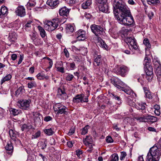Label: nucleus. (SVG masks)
Returning <instances> with one entry per match:
<instances>
[{
    "mask_svg": "<svg viewBox=\"0 0 161 161\" xmlns=\"http://www.w3.org/2000/svg\"><path fill=\"white\" fill-rule=\"evenodd\" d=\"M79 2V0H70L69 4L70 5H73V4H77Z\"/></svg>",
    "mask_w": 161,
    "mask_h": 161,
    "instance_id": "56",
    "label": "nucleus"
},
{
    "mask_svg": "<svg viewBox=\"0 0 161 161\" xmlns=\"http://www.w3.org/2000/svg\"><path fill=\"white\" fill-rule=\"evenodd\" d=\"M120 88H119V90H122L124 92L127 94L131 95H132L133 92L130 89V88L127 86V85L125 84L124 86H122Z\"/></svg>",
    "mask_w": 161,
    "mask_h": 161,
    "instance_id": "19",
    "label": "nucleus"
},
{
    "mask_svg": "<svg viewBox=\"0 0 161 161\" xmlns=\"http://www.w3.org/2000/svg\"><path fill=\"white\" fill-rule=\"evenodd\" d=\"M63 106L60 103H57L56 104H55L54 106V111H58V110L60 108H59L62 107Z\"/></svg>",
    "mask_w": 161,
    "mask_h": 161,
    "instance_id": "49",
    "label": "nucleus"
},
{
    "mask_svg": "<svg viewBox=\"0 0 161 161\" xmlns=\"http://www.w3.org/2000/svg\"><path fill=\"white\" fill-rule=\"evenodd\" d=\"M75 132V130L74 128H71L70 129L68 134L69 135H72Z\"/></svg>",
    "mask_w": 161,
    "mask_h": 161,
    "instance_id": "63",
    "label": "nucleus"
},
{
    "mask_svg": "<svg viewBox=\"0 0 161 161\" xmlns=\"http://www.w3.org/2000/svg\"><path fill=\"white\" fill-rule=\"evenodd\" d=\"M41 147L42 149H45L47 146V142L46 140H45L44 142H40Z\"/></svg>",
    "mask_w": 161,
    "mask_h": 161,
    "instance_id": "47",
    "label": "nucleus"
},
{
    "mask_svg": "<svg viewBox=\"0 0 161 161\" xmlns=\"http://www.w3.org/2000/svg\"><path fill=\"white\" fill-rule=\"evenodd\" d=\"M150 58L146 56L145 57L143 62L144 70L146 74L145 77L148 82H151L154 76L153 68L150 64Z\"/></svg>",
    "mask_w": 161,
    "mask_h": 161,
    "instance_id": "2",
    "label": "nucleus"
},
{
    "mask_svg": "<svg viewBox=\"0 0 161 161\" xmlns=\"http://www.w3.org/2000/svg\"><path fill=\"white\" fill-rule=\"evenodd\" d=\"M57 70L62 73H64V68L63 67H56Z\"/></svg>",
    "mask_w": 161,
    "mask_h": 161,
    "instance_id": "59",
    "label": "nucleus"
},
{
    "mask_svg": "<svg viewBox=\"0 0 161 161\" xmlns=\"http://www.w3.org/2000/svg\"><path fill=\"white\" fill-rule=\"evenodd\" d=\"M52 118L50 116H46L44 119V121L46 122H48L50 121L52 119Z\"/></svg>",
    "mask_w": 161,
    "mask_h": 161,
    "instance_id": "61",
    "label": "nucleus"
},
{
    "mask_svg": "<svg viewBox=\"0 0 161 161\" xmlns=\"http://www.w3.org/2000/svg\"><path fill=\"white\" fill-rule=\"evenodd\" d=\"M70 9L64 6L59 10V13L60 15L67 16L69 14Z\"/></svg>",
    "mask_w": 161,
    "mask_h": 161,
    "instance_id": "15",
    "label": "nucleus"
},
{
    "mask_svg": "<svg viewBox=\"0 0 161 161\" xmlns=\"http://www.w3.org/2000/svg\"><path fill=\"white\" fill-rule=\"evenodd\" d=\"M125 41L130 45V49H131L132 50H136L138 49L136 40L134 37H127Z\"/></svg>",
    "mask_w": 161,
    "mask_h": 161,
    "instance_id": "8",
    "label": "nucleus"
},
{
    "mask_svg": "<svg viewBox=\"0 0 161 161\" xmlns=\"http://www.w3.org/2000/svg\"><path fill=\"white\" fill-rule=\"evenodd\" d=\"M49 142L51 145H55V141L53 138H52L50 139Z\"/></svg>",
    "mask_w": 161,
    "mask_h": 161,
    "instance_id": "62",
    "label": "nucleus"
},
{
    "mask_svg": "<svg viewBox=\"0 0 161 161\" xmlns=\"http://www.w3.org/2000/svg\"><path fill=\"white\" fill-rule=\"evenodd\" d=\"M32 125L30 124H24L21 126V128L22 131H24L25 130H29L32 128Z\"/></svg>",
    "mask_w": 161,
    "mask_h": 161,
    "instance_id": "26",
    "label": "nucleus"
},
{
    "mask_svg": "<svg viewBox=\"0 0 161 161\" xmlns=\"http://www.w3.org/2000/svg\"><path fill=\"white\" fill-rule=\"evenodd\" d=\"M146 122H150L152 123L156 122L158 120V118L156 117L151 115H146Z\"/></svg>",
    "mask_w": 161,
    "mask_h": 161,
    "instance_id": "20",
    "label": "nucleus"
},
{
    "mask_svg": "<svg viewBox=\"0 0 161 161\" xmlns=\"http://www.w3.org/2000/svg\"><path fill=\"white\" fill-rule=\"evenodd\" d=\"M119 157L116 154H114L112 155V158L110 161H118Z\"/></svg>",
    "mask_w": 161,
    "mask_h": 161,
    "instance_id": "44",
    "label": "nucleus"
},
{
    "mask_svg": "<svg viewBox=\"0 0 161 161\" xmlns=\"http://www.w3.org/2000/svg\"><path fill=\"white\" fill-rule=\"evenodd\" d=\"M37 28L40 31V35L42 38L46 36V33L44 29L41 26L39 25Z\"/></svg>",
    "mask_w": 161,
    "mask_h": 161,
    "instance_id": "30",
    "label": "nucleus"
},
{
    "mask_svg": "<svg viewBox=\"0 0 161 161\" xmlns=\"http://www.w3.org/2000/svg\"><path fill=\"white\" fill-rule=\"evenodd\" d=\"M120 153V159L121 160H123L127 155V154L126 152H121Z\"/></svg>",
    "mask_w": 161,
    "mask_h": 161,
    "instance_id": "51",
    "label": "nucleus"
},
{
    "mask_svg": "<svg viewBox=\"0 0 161 161\" xmlns=\"http://www.w3.org/2000/svg\"><path fill=\"white\" fill-rule=\"evenodd\" d=\"M106 140L108 143H109L113 142L114 141L113 140L110 136H107L106 138Z\"/></svg>",
    "mask_w": 161,
    "mask_h": 161,
    "instance_id": "55",
    "label": "nucleus"
},
{
    "mask_svg": "<svg viewBox=\"0 0 161 161\" xmlns=\"http://www.w3.org/2000/svg\"><path fill=\"white\" fill-rule=\"evenodd\" d=\"M58 3L59 2L58 1L54 0H48L47 2V4L52 7H56Z\"/></svg>",
    "mask_w": 161,
    "mask_h": 161,
    "instance_id": "24",
    "label": "nucleus"
},
{
    "mask_svg": "<svg viewBox=\"0 0 161 161\" xmlns=\"http://www.w3.org/2000/svg\"><path fill=\"white\" fill-rule=\"evenodd\" d=\"M160 151L158 148L156 146H153L149 150L147 156V159H152L154 161H159L160 156L161 154L159 153Z\"/></svg>",
    "mask_w": 161,
    "mask_h": 161,
    "instance_id": "3",
    "label": "nucleus"
},
{
    "mask_svg": "<svg viewBox=\"0 0 161 161\" xmlns=\"http://www.w3.org/2000/svg\"><path fill=\"white\" fill-rule=\"evenodd\" d=\"M82 154V152L81 150L80 149H78L76 150V154L79 157L80 156V155Z\"/></svg>",
    "mask_w": 161,
    "mask_h": 161,
    "instance_id": "64",
    "label": "nucleus"
},
{
    "mask_svg": "<svg viewBox=\"0 0 161 161\" xmlns=\"http://www.w3.org/2000/svg\"><path fill=\"white\" fill-rule=\"evenodd\" d=\"M8 39L11 42H14L17 39V35L15 33L12 32L10 33Z\"/></svg>",
    "mask_w": 161,
    "mask_h": 161,
    "instance_id": "21",
    "label": "nucleus"
},
{
    "mask_svg": "<svg viewBox=\"0 0 161 161\" xmlns=\"http://www.w3.org/2000/svg\"><path fill=\"white\" fill-rule=\"evenodd\" d=\"M66 65L67 66H69L71 69H74L75 67V64L73 62L71 63H67Z\"/></svg>",
    "mask_w": 161,
    "mask_h": 161,
    "instance_id": "50",
    "label": "nucleus"
},
{
    "mask_svg": "<svg viewBox=\"0 0 161 161\" xmlns=\"http://www.w3.org/2000/svg\"><path fill=\"white\" fill-rule=\"evenodd\" d=\"M37 35V33L35 31L32 32L30 35V36H31V39L33 41V42H34V43L35 44H36V42L35 41V40L36 39Z\"/></svg>",
    "mask_w": 161,
    "mask_h": 161,
    "instance_id": "35",
    "label": "nucleus"
},
{
    "mask_svg": "<svg viewBox=\"0 0 161 161\" xmlns=\"http://www.w3.org/2000/svg\"><path fill=\"white\" fill-rule=\"evenodd\" d=\"M28 87L29 88H32L34 87H36V84L35 81L30 82L27 84Z\"/></svg>",
    "mask_w": 161,
    "mask_h": 161,
    "instance_id": "41",
    "label": "nucleus"
},
{
    "mask_svg": "<svg viewBox=\"0 0 161 161\" xmlns=\"http://www.w3.org/2000/svg\"><path fill=\"white\" fill-rule=\"evenodd\" d=\"M64 52L66 57L68 58L69 56V53L66 48L64 49Z\"/></svg>",
    "mask_w": 161,
    "mask_h": 161,
    "instance_id": "60",
    "label": "nucleus"
},
{
    "mask_svg": "<svg viewBox=\"0 0 161 161\" xmlns=\"http://www.w3.org/2000/svg\"><path fill=\"white\" fill-rule=\"evenodd\" d=\"M65 29L66 32L69 33L73 32L74 30L73 26L70 24L66 25Z\"/></svg>",
    "mask_w": 161,
    "mask_h": 161,
    "instance_id": "33",
    "label": "nucleus"
},
{
    "mask_svg": "<svg viewBox=\"0 0 161 161\" xmlns=\"http://www.w3.org/2000/svg\"><path fill=\"white\" fill-rule=\"evenodd\" d=\"M44 131L46 134L49 136L52 135L54 133L51 128L49 129H46L44 130Z\"/></svg>",
    "mask_w": 161,
    "mask_h": 161,
    "instance_id": "40",
    "label": "nucleus"
},
{
    "mask_svg": "<svg viewBox=\"0 0 161 161\" xmlns=\"http://www.w3.org/2000/svg\"><path fill=\"white\" fill-rule=\"evenodd\" d=\"M113 7L115 17L120 24L128 26L134 25L130 10L122 0H114Z\"/></svg>",
    "mask_w": 161,
    "mask_h": 161,
    "instance_id": "1",
    "label": "nucleus"
},
{
    "mask_svg": "<svg viewBox=\"0 0 161 161\" xmlns=\"http://www.w3.org/2000/svg\"><path fill=\"white\" fill-rule=\"evenodd\" d=\"M35 0H29L27 4L31 7H34L36 5Z\"/></svg>",
    "mask_w": 161,
    "mask_h": 161,
    "instance_id": "45",
    "label": "nucleus"
},
{
    "mask_svg": "<svg viewBox=\"0 0 161 161\" xmlns=\"http://www.w3.org/2000/svg\"><path fill=\"white\" fill-rule=\"evenodd\" d=\"M41 135V131H38L34 135H32V138L35 139L39 137Z\"/></svg>",
    "mask_w": 161,
    "mask_h": 161,
    "instance_id": "52",
    "label": "nucleus"
},
{
    "mask_svg": "<svg viewBox=\"0 0 161 161\" xmlns=\"http://www.w3.org/2000/svg\"><path fill=\"white\" fill-rule=\"evenodd\" d=\"M12 78V76L10 74H8L4 77L1 80V84H2L5 81L10 80Z\"/></svg>",
    "mask_w": 161,
    "mask_h": 161,
    "instance_id": "37",
    "label": "nucleus"
},
{
    "mask_svg": "<svg viewBox=\"0 0 161 161\" xmlns=\"http://www.w3.org/2000/svg\"><path fill=\"white\" fill-rule=\"evenodd\" d=\"M74 77V76L72 74H68L66 77V80L67 81H71Z\"/></svg>",
    "mask_w": 161,
    "mask_h": 161,
    "instance_id": "46",
    "label": "nucleus"
},
{
    "mask_svg": "<svg viewBox=\"0 0 161 161\" xmlns=\"http://www.w3.org/2000/svg\"><path fill=\"white\" fill-rule=\"evenodd\" d=\"M89 128V125H86L82 129L81 132L82 135H85L88 132V129Z\"/></svg>",
    "mask_w": 161,
    "mask_h": 161,
    "instance_id": "43",
    "label": "nucleus"
},
{
    "mask_svg": "<svg viewBox=\"0 0 161 161\" xmlns=\"http://www.w3.org/2000/svg\"><path fill=\"white\" fill-rule=\"evenodd\" d=\"M111 94L113 96V98L115 99L116 100L119 101V103H121V100L119 97L117 95H115L113 93H112Z\"/></svg>",
    "mask_w": 161,
    "mask_h": 161,
    "instance_id": "57",
    "label": "nucleus"
},
{
    "mask_svg": "<svg viewBox=\"0 0 161 161\" xmlns=\"http://www.w3.org/2000/svg\"><path fill=\"white\" fill-rule=\"evenodd\" d=\"M59 19L55 18L52 19V21L47 20L45 22L44 27L49 31H53L55 30L60 24Z\"/></svg>",
    "mask_w": 161,
    "mask_h": 161,
    "instance_id": "4",
    "label": "nucleus"
},
{
    "mask_svg": "<svg viewBox=\"0 0 161 161\" xmlns=\"http://www.w3.org/2000/svg\"><path fill=\"white\" fill-rule=\"evenodd\" d=\"M96 1L99 3V5L107 3V0H96Z\"/></svg>",
    "mask_w": 161,
    "mask_h": 161,
    "instance_id": "58",
    "label": "nucleus"
},
{
    "mask_svg": "<svg viewBox=\"0 0 161 161\" xmlns=\"http://www.w3.org/2000/svg\"><path fill=\"white\" fill-rule=\"evenodd\" d=\"M0 13L3 15L7 14L8 13V9L5 6L2 7L0 10Z\"/></svg>",
    "mask_w": 161,
    "mask_h": 161,
    "instance_id": "38",
    "label": "nucleus"
},
{
    "mask_svg": "<svg viewBox=\"0 0 161 161\" xmlns=\"http://www.w3.org/2000/svg\"><path fill=\"white\" fill-rule=\"evenodd\" d=\"M147 1L149 4L158 3L160 2L159 0H147Z\"/></svg>",
    "mask_w": 161,
    "mask_h": 161,
    "instance_id": "42",
    "label": "nucleus"
},
{
    "mask_svg": "<svg viewBox=\"0 0 161 161\" xmlns=\"http://www.w3.org/2000/svg\"><path fill=\"white\" fill-rule=\"evenodd\" d=\"M90 28L92 32L97 36L103 35L104 32L103 28L100 25L92 24L91 25Z\"/></svg>",
    "mask_w": 161,
    "mask_h": 161,
    "instance_id": "6",
    "label": "nucleus"
},
{
    "mask_svg": "<svg viewBox=\"0 0 161 161\" xmlns=\"http://www.w3.org/2000/svg\"><path fill=\"white\" fill-rule=\"evenodd\" d=\"M23 89V87H19L18 89L16 90L15 92V95L16 96H18L19 95L20 93L22 92V90Z\"/></svg>",
    "mask_w": 161,
    "mask_h": 161,
    "instance_id": "53",
    "label": "nucleus"
},
{
    "mask_svg": "<svg viewBox=\"0 0 161 161\" xmlns=\"http://www.w3.org/2000/svg\"><path fill=\"white\" fill-rule=\"evenodd\" d=\"M5 149L7 153L10 155L12 154L13 151V146L11 142L8 143L5 147Z\"/></svg>",
    "mask_w": 161,
    "mask_h": 161,
    "instance_id": "17",
    "label": "nucleus"
},
{
    "mask_svg": "<svg viewBox=\"0 0 161 161\" xmlns=\"http://www.w3.org/2000/svg\"><path fill=\"white\" fill-rule=\"evenodd\" d=\"M10 114L14 116L18 114L20 112V110H18L14 108H11L9 110Z\"/></svg>",
    "mask_w": 161,
    "mask_h": 161,
    "instance_id": "34",
    "label": "nucleus"
},
{
    "mask_svg": "<svg viewBox=\"0 0 161 161\" xmlns=\"http://www.w3.org/2000/svg\"><path fill=\"white\" fill-rule=\"evenodd\" d=\"M143 43L148 48H151V45L149 43V41L148 39L145 38L143 41Z\"/></svg>",
    "mask_w": 161,
    "mask_h": 161,
    "instance_id": "39",
    "label": "nucleus"
},
{
    "mask_svg": "<svg viewBox=\"0 0 161 161\" xmlns=\"http://www.w3.org/2000/svg\"><path fill=\"white\" fill-rule=\"evenodd\" d=\"M111 82L114 86L119 89L121 86H124L125 84L118 78H113L110 79Z\"/></svg>",
    "mask_w": 161,
    "mask_h": 161,
    "instance_id": "9",
    "label": "nucleus"
},
{
    "mask_svg": "<svg viewBox=\"0 0 161 161\" xmlns=\"http://www.w3.org/2000/svg\"><path fill=\"white\" fill-rule=\"evenodd\" d=\"M31 102L30 99L19 100L17 102V105L20 108L25 110H28L29 108L30 104Z\"/></svg>",
    "mask_w": 161,
    "mask_h": 161,
    "instance_id": "7",
    "label": "nucleus"
},
{
    "mask_svg": "<svg viewBox=\"0 0 161 161\" xmlns=\"http://www.w3.org/2000/svg\"><path fill=\"white\" fill-rule=\"evenodd\" d=\"M77 39L78 40L83 41L86 38V32L81 30H79L76 34Z\"/></svg>",
    "mask_w": 161,
    "mask_h": 161,
    "instance_id": "14",
    "label": "nucleus"
},
{
    "mask_svg": "<svg viewBox=\"0 0 161 161\" xmlns=\"http://www.w3.org/2000/svg\"><path fill=\"white\" fill-rule=\"evenodd\" d=\"M98 44L101 47H102L104 49H105L106 50L108 49V46L106 44L105 42L103 40H101L99 41L98 42Z\"/></svg>",
    "mask_w": 161,
    "mask_h": 161,
    "instance_id": "31",
    "label": "nucleus"
},
{
    "mask_svg": "<svg viewBox=\"0 0 161 161\" xmlns=\"http://www.w3.org/2000/svg\"><path fill=\"white\" fill-rule=\"evenodd\" d=\"M92 4L91 0H87L83 3L82 7L83 8L86 9L87 8Z\"/></svg>",
    "mask_w": 161,
    "mask_h": 161,
    "instance_id": "32",
    "label": "nucleus"
},
{
    "mask_svg": "<svg viewBox=\"0 0 161 161\" xmlns=\"http://www.w3.org/2000/svg\"><path fill=\"white\" fill-rule=\"evenodd\" d=\"M32 21H28L24 26L25 29L26 31H30L31 28V25H32Z\"/></svg>",
    "mask_w": 161,
    "mask_h": 161,
    "instance_id": "36",
    "label": "nucleus"
},
{
    "mask_svg": "<svg viewBox=\"0 0 161 161\" xmlns=\"http://www.w3.org/2000/svg\"><path fill=\"white\" fill-rule=\"evenodd\" d=\"M136 107L137 109L141 110L143 113H146V103H137Z\"/></svg>",
    "mask_w": 161,
    "mask_h": 161,
    "instance_id": "18",
    "label": "nucleus"
},
{
    "mask_svg": "<svg viewBox=\"0 0 161 161\" xmlns=\"http://www.w3.org/2000/svg\"><path fill=\"white\" fill-rule=\"evenodd\" d=\"M42 120L43 117L42 115L40 114H37L34 119L35 123L39 125L41 124Z\"/></svg>",
    "mask_w": 161,
    "mask_h": 161,
    "instance_id": "22",
    "label": "nucleus"
},
{
    "mask_svg": "<svg viewBox=\"0 0 161 161\" xmlns=\"http://www.w3.org/2000/svg\"><path fill=\"white\" fill-rule=\"evenodd\" d=\"M88 93L85 96L83 93H81L76 95L73 97L72 101L74 103H87L88 101V97L90 96L89 91H87Z\"/></svg>",
    "mask_w": 161,
    "mask_h": 161,
    "instance_id": "5",
    "label": "nucleus"
},
{
    "mask_svg": "<svg viewBox=\"0 0 161 161\" xmlns=\"http://www.w3.org/2000/svg\"><path fill=\"white\" fill-rule=\"evenodd\" d=\"M143 89L145 93L146 97L149 99L152 98V95L151 93L149 91L148 88L147 87H144Z\"/></svg>",
    "mask_w": 161,
    "mask_h": 161,
    "instance_id": "23",
    "label": "nucleus"
},
{
    "mask_svg": "<svg viewBox=\"0 0 161 161\" xmlns=\"http://www.w3.org/2000/svg\"><path fill=\"white\" fill-rule=\"evenodd\" d=\"M15 13L17 15L20 17H24L26 14L25 8L22 6H18L16 8Z\"/></svg>",
    "mask_w": 161,
    "mask_h": 161,
    "instance_id": "13",
    "label": "nucleus"
},
{
    "mask_svg": "<svg viewBox=\"0 0 161 161\" xmlns=\"http://www.w3.org/2000/svg\"><path fill=\"white\" fill-rule=\"evenodd\" d=\"M84 143L85 145H88L92 143L93 140L92 137L89 136H87L85 139H83Z\"/></svg>",
    "mask_w": 161,
    "mask_h": 161,
    "instance_id": "27",
    "label": "nucleus"
},
{
    "mask_svg": "<svg viewBox=\"0 0 161 161\" xmlns=\"http://www.w3.org/2000/svg\"><path fill=\"white\" fill-rule=\"evenodd\" d=\"M146 115L140 117H137L136 119L137 120H139L140 122H146Z\"/></svg>",
    "mask_w": 161,
    "mask_h": 161,
    "instance_id": "48",
    "label": "nucleus"
},
{
    "mask_svg": "<svg viewBox=\"0 0 161 161\" xmlns=\"http://www.w3.org/2000/svg\"><path fill=\"white\" fill-rule=\"evenodd\" d=\"M9 134L10 136L16 144H20L21 142L16 138L17 135L16 132L12 129H10L9 131Z\"/></svg>",
    "mask_w": 161,
    "mask_h": 161,
    "instance_id": "12",
    "label": "nucleus"
},
{
    "mask_svg": "<svg viewBox=\"0 0 161 161\" xmlns=\"http://www.w3.org/2000/svg\"><path fill=\"white\" fill-rule=\"evenodd\" d=\"M129 69L128 68L125 66H122L119 67L117 70L116 73L122 77H125L127 74Z\"/></svg>",
    "mask_w": 161,
    "mask_h": 161,
    "instance_id": "11",
    "label": "nucleus"
},
{
    "mask_svg": "<svg viewBox=\"0 0 161 161\" xmlns=\"http://www.w3.org/2000/svg\"><path fill=\"white\" fill-rule=\"evenodd\" d=\"M154 64L155 68H156L155 73L159 81V84L161 85V66H160V63L157 61L154 62Z\"/></svg>",
    "mask_w": 161,
    "mask_h": 161,
    "instance_id": "10",
    "label": "nucleus"
},
{
    "mask_svg": "<svg viewBox=\"0 0 161 161\" xmlns=\"http://www.w3.org/2000/svg\"><path fill=\"white\" fill-rule=\"evenodd\" d=\"M101 56L100 55H98L95 59L93 65L95 66H99L101 64Z\"/></svg>",
    "mask_w": 161,
    "mask_h": 161,
    "instance_id": "25",
    "label": "nucleus"
},
{
    "mask_svg": "<svg viewBox=\"0 0 161 161\" xmlns=\"http://www.w3.org/2000/svg\"><path fill=\"white\" fill-rule=\"evenodd\" d=\"M58 92L60 96L63 95V99H65L67 97L66 94L64 89L58 88Z\"/></svg>",
    "mask_w": 161,
    "mask_h": 161,
    "instance_id": "29",
    "label": "nucleus"
},
{
    "mask_svg": "<svg viewBox=\"0 0 161 161\" xmlns=\"http://www.w3.org/2000/svg\"><path fill=\"white\" fill-rule=\"evenodd\" d=\"M127 101L128 104L130 106H135V103L130 98H128Z\"/></svg>",
    "mask_w": 161,
    "mask_h": 161,
    "instance_id": "54",
    "label": "nucleus"
},
{
    "mask_svg": "<svg viewBox=\"0 0 161 161\" xmlns=\"http://www.w3.org/2000/svg\"><path fill=\"white\" fill-rule=\"evenodd\" d=\"M59 108H60L58 109V111H55L57 112V114H66V113L67 112L66 110H67L68 109L65 107L63 106L62 107Z\"/></svg>",
    "mask_w": 161,
    "mask_h": 161,
    "instance_id": "28",
    "label": "nucleus"
},
{
    "mask_svg": "<svg viewBox=\"0 0 161 161\" xmlns=\"http://www.w3.org/2000/svg\"><path fill=\"white\" fill-rule=\"evenodd\" d=\"M99 9L100 11L103 12L108 13V6L107 3L99 5Z\"/></svg>",
    "mask_w": 161,
    "mask_h": 161,
    "instance_id": "16",
    "label": "nucleus"
}]
</instances>
